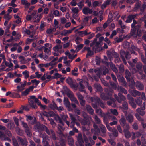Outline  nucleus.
Segmentation results:
<instances>
[{
	"instance_id": "obj_1",
	"label": "nucleus",
	"mask_w": 146,
	"mask_h": 146,
	"mask_svg": "<svg viewBox=\"0 0 146 146\" xmlns=\"http://www.w3.org/2000/svg\"><path fill=\"white\" fill-rule=\"evenodd\" d=\"M29 104L30 106L34 109H36L37 106L35 103L37 104V105L40 106V107L45 109L46 108V106L43 105L41 104V102L39 101L37 98H36L34 96H30L29 98L28 99Z\"/></svg>"
},
{
	"instance_id": "obj_2",
	"label": "nucleus",
	"mask_w": 146,
	"mask_h": 146,
	"mask_svg": "<svg viewBox=\"0 0 146 146\" xmlns=\"http://www.w3.org/2000/svg\"><path fill=\"white\" fill-rule=\"evenodd\" d=\"M88 98L91 102L92 105L94 108H97L98 103L100 105L101 108H105V105L99 98L96 96L90 97Z\"/></svg>"
},
{
	"instance_id": "obj_3",
	"label": "nucleus",
	"mask_w": 146,
	"mask_h": 146,
	"mask_svg": "<svg viewBox=\"0 0 146 146\" xmlns=\"http://www.w3.org/2000/svg\"><path fill=\"white\" fill-rule=\"evenodd\" d=\"M123 45L125 48H128L132 53L135 54V52L134 50L139 51V49L135 46L132 43H130L127 42H124Z\"/></svg>"
},
{
	"instance_id": "obj_4",
	"label": "nucleus",
	"mask_w": 146,
	"mask_h": 146,
	"mask_svg": "<svg viewBox=\"0 0 146 146\" xmlns=\"http://www.w3.org/2000/svg\"><path fill=\"white\" fill-rule=\"evenodd\" d=\"M121 57L122 59L123 62L125 64H127V62L125 60V58L127 59L128 60L131 57V55L128 52H125L123 50H121L120 51Z\"/></svg>"
},
{
	"instance_id": "obj_5",
	"label": "nucleus",
	"mask_w": 146,
	"mask_h": 146,
	"mask_svg": "<svg viewBox=\"0 0 146 146\" xmlns=\"http://www.w3.org/2000/svg\"><path fill=\"white\" fill-rule=\"evenodd\" d=\"M60 117L58 115H57V118L59 122L62 124V125H64V123L63 122L62 119L64 121H66L67 119L68 118V117L67 115L64 114L63 113H61L60 114Z\"/></svg>"
},
{
	"instance_id": "obj_6",
	"label": "nucleus",
	"mask_w": 146,
	"mask_h": 146,
	"mask_svg": "<svg viewBox=\"0 0 146 146\" xmlns=\"http://www.w3.org/2000/svg\"><path fill=\"white\" fill-rule=\"evenodd\" d=\"M127 99L129 100V103L131 106L133 108H135L136 107V105L134 102V99L131 95L128 94L127 95Z\"/></svg>"
},
{
	"instance_id": "obj_7",
	"label": "nucleus",
	"mask_w": 146,
	"mask_h": 146,
	"mask_svg": "<svg viewBox=\"0 0 146 146\" xmlns=\"http://www.w3.org/2000/svg\"><path fill=\"white\" fill-rule=\"evenodd\" d=\"M126 120L130 123H131L133 121L134 117L131 113L127 114V112H124Z\"/></svg>"
},
{
	"instance_id": "obj_8",
	"label": "nucleus",
	"mask_w": 146,
	"mask_h": 146,
	"mask_svg": "<svg viewBox=\"0 0 146 146\" xmlns=\"http://www.w3.org/2000/svg\"><path fill=\"white\" fill-rule=\"evenodd\" d=\"M17 139L19 143L22 145H27V141L25 138L22 139L19 137H17Z\"/></svg>"
},
{
	"instance_id": "obj_9",
	"label": "nucleus",
	"mask_w": 146,
	"mask_h": 146,
	"mask_svg": "<svg viewBox=\"0 0 146 146\" xmlns=\"http://www.w3.org/2000/svg\"><path fill=\"white\" fill-rule=\"evenodd\" d=\"M64 104L68 108V110L69 111L71 110L72 109L70 107V102L68 98L66 97L64 98Z\"/></svg>"
},
{
	"instance_id": "obj_10",
	"label": "nucleus",
	"mask_w": 146,
	"mask_h": 146,
	"mask_svg": "<svg viewBox=\"0 0 146 146\" xmlns=\"http://www.w3.org/2000/svg\"><path fill=\"white\" fill-rule=\"evenodd\" d=\"M77 137V141L79 143L80 146H82L83 144L84 143V141L83 139L82 134L81 133H79L78 135L76 136Z\"/></svg>"
},
{
	"instance_id": "obj_11",
	"label": "nucleus",
	"mask_w": 146,
	"mask_h": 146,
	"mask_svg": "<svg viewBox=\"0 0 146 146\" xmlns=\"http://www.w3.org/2000/svg\"><path fill=\"white\" fill-rule=\"evenodd\" d=\"M77 80L79 82V84L80 86L79 88V90L80 91L85 92L84 90L85 87L82 84L83 82H84L83 80L82 79H78Z\"/></svg>"
},
{
	"instance_id": "obj_12",
	"label": "nucleus",
	"mask_w": 146,
	"mask_h": 146,
	"mask_svg": "<svg viewBox=\"0 0 146 146\" xmlns=\"http://www.w3.org/2000/svg\"><path fill=\"white\" fill-rule=\"evenodd\" d=\"M99 127L101 131V133L100 132V133H101L102 136H106L105 133L106 131V129L105 127L102 124H101L99 126Z\"/></svg>"
},
{
	"instance_id": "obj_13",
	"label": "nucleus",
	"mask_w": 146,
	"mask_h": 146,
	"mask_svg": "<svg viewBox=\"0 0 146 146\" xmlns=\"http://www.w3.org/2000/svg\"><path fill=\"white\" fill-rule=\"evenodd\" d=\"M129 92L134 97H136L137 96H139L141 94L140 92L135 90L129 89Z\"/></svg>"
},
{
	"instance_id": "obj_14",
	"label": "nucleus",
	"mask_w": 146,
	"mask_h": 146,
	"mask_svg": "<svg viewBox=\"0 0 146 146\" xmlns=\"http://www.w3.org/2000/svg\"><path fill=\"white\" fill-rule=\"evenodd\" d=\"M20 86H17V91L18 92H21L24 89V87L25 86L27 82L26 81H24V83H23L22 82H21Z\"/></svg>"
},
{
	"instance_id": "obj_15",
	"label": "nucleus",
	"mask_w": 146,
	"mask_h": 146,
	"mask_svg": "<svg viewBox=\"0 0 146 146\" xmlns=\"http://www.w3.org/2000/svg\"><path fill=\"white\" fill-rule=\"evenodd\" d=\"M5 136L3 131H0V138L2 140L11 141L10 139L8 137H5Z\"/></svg>"
},
{
	"instance_id": "obj_16",
	"label": "nucleus",
	"mask_w": 146,
	"mask_h": 146,
	"mask_svg": "<svg viewBox=\"0 0 146 146\" xmlns=\"http://www.w3.org/2000/svg\"><path fill=\"white\" fill-rule=\"evenodd\" d=\"M85 108L89 114L91 115H93L94 114V110L92 109L91 106L89 105L86 104L85 106Z\"/></svg>"
},
{
	"instance_id": "obj_17",
	"label": "nucleus",
	"mask_w": 146,
	"mask_h": 146,
	"mask_svg": "<svg viewBox=\"0 0 146 146\" xmlns=\"http://www.w3.org/2000/svg\"><path fill=\"white\" fill-rule=\"evenodd\" d=\"M82 12L84 14L86 15L88 14H91L93 12L92 9H90L88 7H84L82 10Z\"/></svg>"
},
{
	"instance_id": "obj_18",
	"label": "nucleus",
	"mask_w": 146,
	"mask_h": 146,
	"mask_svg": "<svg viewBox=\"0 0 146 146\" xmlns=\"http://www.w3.org/2000/svg\"><path fill=\"white\" fill-rule=\"evenodd\" d=\"M69 116L70 119L72 120V121L71 122L72 125L70 126V127L72 128L74 125L75 122L76 120V117L77 116L73 115L72 114H69Z\"/></svg>"
},
{
	"instance_id": "obj_19",
	"label": "nucleus",
	"mask_w": 146,
	"mask_h": 146,
	"mask_svg": "<svg viewBox=\"0 0 146 146\" xmlns=\"http://www.w3.org/2000/svg\"><path fill=\"white\" fill-rule=\"evenodd\" d=\"M137 16L136 14H131L129 15L127 17L128 19L125 21L126 23H131L132 19L135 18Z\"/></svg>"
},
{
	"instance_id": "obj_20",
	"label": "nucleus",
	"mask_w": 146,
	"mask_h": 146,
	"mask_svg": "<svg viewBox=\"0 0 146 146\" xmlns=\"http://www.w3.org/2000/svg\"><path fill=\"white\" fill-rule=\"evenodd\" d=\"M119 123L120 125L122 127L125 126L127 124L126 120L123 115H121V118L119 120Z\"/></svg>"
},
{
	"instance_id": "obj_21",
	"label": "nucleus",
	"mask_w": 146,
	"mask_h": 146,
	"mask_svg": "<svg viewBox=\"0 0 146 146\" xmlns=\"http://www.w3.org/2000/svg\"><path fill=\"white\" fill-rule=\"evenodd\" d=\"M105 91L107 94L110 97L112 95V94L114 93L113 90L111 88H106L105 89Z\"/></svg>"
},
{
	"instance_id": "obj_22",
	"label": "nucleus",
	"mask_w": 146,
	"mask_h": 146,
	"mask_svg": "<svg viewBox=\"0 0 146 146\" xmlns=\"http://www.w3.org/2000/svg\"><path fill=\"white\" fill-rule=\"evenodd\" d=\"M117 77L119 81L120 82L122 83L124 86L127 85V83L124 80V78L121 76H117Z\"/></svg>"
},
{
	"instance_id": "obj_23",
	"label": "nucleus",
	"mask_w": 146,
	"mask_h": 146,
	"mask_svg": "<svg viewBox=\"0 0 146 146\" xmlns=\"http://www.w3.org/2000/svg\"><path fill=\"white\" fill-rule=\"evenodd\" d=\"M118 95L119 96V98L117 99V101L121 103L122 101H125L126 100L125 97L121 93H119L118 94Z\"/></svg>"
},
{
	"instance_id": "obj_24",
	"label": "nucleus",
	"mask_w": 146,
	"mask_h": 146,
	"mask_svg": "<svg viewBox=\"0 0 146 146\" xmlns=\"http://www.w3.org/2000/svg\"><path fill=\"white\" fill-rule=\"evenodd\" d=\"M136 86L139 90H142L144 89V85L141 83L137 82L136 83Z\"/></svg>"
},
{
	"instance_id": "obj_25",
	"label": "nucleus",
	"mask_w": 146,
	"mask_h": 146,
	"mask_svg": "<svg viewBox=\"0 0 146 146\" xmlns=\"http://www.w3.org/2000/svg\"><path fill=\"white\" fill-rule=\"evenodd\" d=\"M107 104L110 106H111L112 107H115L116 106V104L115 102V100L113 98L111 100L107 102Z\"/></svg>"
},
{
	"instance_id": "obj_26",
	"label": "nucleus",
	"mask_w": 146,
	"mask_h": 146,
	"mask_svg": "<svg viewBox=\"0 0 146 146\" xmlns=\"http://www.w3.org/2000/svg\"><path fill=\"white\" fill-rule=\"evenodd\" d=\"M141 4V2H136L134 7L133 9V11H137L140 7Z\"/></svg>"
},
{
	"instance_id": "obj_27",
	"label": "nucleus",
	"mask_w": 146,
	"mask_h": 146,
	"mask_svg": "<svg viewBox=\"0 0 146 146\" xmlns=\"http://www.w3.org/2000/svg\"><path fill=\"white\" fill-rule=\"evenodd\" d=\"M94 88L96 90V91L98 92H101L102 91V88L100 84L97 83H95L94 84Z\"/></svg>"
},
{
	"instance_id": "obj_28",
	"label": "nucleus",
	"mask_w": 146,
	"mask_h": 146,
	"mask_svg": "<svg viewBox=\"0 0 146 146\" xmlns=\"http://www.w3.org/2000/svg\"><path fill=\"white\" fill-rule=\"evenodd\" d=\"M125 77L127 80L130 81V77L131 76V74L127 70H126L125 71Z\"/></svg>"
},
{
	"instance_id": "obj_29",
	"label": "nucleus",
	"mask_w": 146,
	"mask_h": 146,
	"mask_svg": "<svg viewBox=\"0 0 146 146\" xmlns=\"http://www.w3.org/2000/svg\"><path fill=\"white\" fill-rule=\"evenodd\" d=\"M101 98L104 100H107L110 98V96L108 95L106 96L104 93H101L100 94Z\"/></svg>"
},
{
	"instance_id": "obj_30",
	"label": "nucleus",
	"mask_w": 146,
	"mask_h": 146,
	"mask_svg": "<svg viewBox=\"0 0 146 146\" xmlns=\"http://www.w3.org/2000/svg\"><path fill=\"white\" fill-rule=\"evenodd\" d=\"M142 65L141 62H139L136 65V68L138 70V71L139 72H142Z\"/></svg>"
},
{
	"instance_id": "obj_31",
	"label": "nucleus",
	"mask_w": 146,
	"mask_h": 146,
	"mask_svg": "<svg viewBox=\"0 0 146 146\" xmlns=\"http://www.w3.org/2000/svg\"><path fill=\"white\" fill-rule=\"evenodd\" d=\"M117 89L119 92L123 93L125 94H126L127 93V90L122 86H120L118 87Z\"/></svg>"
},
{
	"instance_id": "obj_32",
	"label": "nucleus",
	"mask_w": 146,
	"mask_h": 146,
	"mask_svg": "<svg viewBox=\"0 0 146 146\" xmlns=\"http://www.w3.org/2000/svg\"><path fill=\"white\" fill-rule=\"evenodd\" d=\"M68 137V141L69 145H72L74 143V141L73 138L70 136H68L67 137Z\"/></svg>"
},
{
	"instance_id": "obj_33",
	"label": "nucleus",
	"mask_w": 146,
	"mask_h": 146,
	"mask_svg": "<svg viewBox=\"0 0 146 146\" xmlns=\"http://www.w3.org/2000/svg\"><path fill=\"white\" fill-rule=\"evenodd\" d=\"M93 117L94 118L95 121L97 124H99L101 123V120L97 115H94L93 116Z\"/></svg>"
},
{
	"instance_id": "obj_34",
	"label": "nucleus",
	"mask_w": 146,
	"mask_h": 146,
	"mask_svg": "<svg viewBox=\"0 0 146 146\" xmlns=\"http://www.w3.org/2000/svg\"><path fill=\"white\" fill-rule=\"evenodd\" d=\"M25 131L28 137H30L32 135L31 131L29 128L25 129Z\"/></svg>"
},
{
	"instance_id": "obj_35",
	"label": "nucleus",
	"mask_w": 146,
	"mask_h": 146,
	"mask_svg": "<svg viewBox=\"0 0 146 146\" xmlns=\"http://www.w3.org/2000/svg\"><path fill=\"white\" fill-rule=\"evenodd\" d=\"M62 48V45L60 44H58L56 45L53 47V50L55 51H59L60 49H61Z\"/></svg>"
},
{
	"instance_id": "obj_36",
	"label": "nucleus",
	"mask_w": 146,
	"mask_h": 146,
	"mask_svg": "<svg viewBox=\"0 0 146 146\" xmlns=\"http://www.w3.org/2000/svg\"><path fill=\"white\" fill-rule=\"evenodd\" d=\"M72 32V30H64L63 31L61 35H62L67 36L69 34L71 33Z\"/></svg>"
},
{
	"instance_id": "obj_37",
	"label": "nucleus",
	"mask_w": 146,
	"mask_h": 146,
	"mask_svg": "<svg viewBox=\"0 0 146 146\" xmlns=\"http://www.w3.org/2000/svg\"><path fill=\"white\" fill-rule=\"evenodd\" d=\"M66 82L70 85L71 86H72L73 85V80L71 78H68L66 80Z\"/></svg>"
},
{
	"instance_id": "obj_38",
	"label": "nucleus",
	"mask_w": 146,
	"mask_h": 146,
	"mask_svg": "<svg viewBox=\"0 0 146 146\" xmlns=\"http://www.w3.org/2000/svg\"><path fill=\"white\" fill-rule=\"evenodd\" d=\"M50 137L54 140H56L57 139V137L56 136L54 132L52 130H50Z\"/></svg>"
},
{
	"instance_id": "obj_39",
	"label": "nucleus",
	"mask_w": 146,
	"mask_h": 146,
	"mask_svg": "<svg viewBox=\"0 0 146 146\" xmlns=\"http://www.w3.org/2000/svg\"><path fill=\"white\" fill-rule=\"evenodd\" d=\"M144 110H142L141 108H139L136 110V111L141 116H143L145 114Z\"/></svg>"
},
{
	"instance_id": "obj_40",
	"label": "nucleus",
	"mask_w": 146,
	"mask_h": 146,
	"mask_svg": "<svg viewBox=\"0 0 146 146\" xmlns=\"http://www.w3.org/2000/svg\"><path fill=\"white\" fill-rule=\"evenodd\" d=\"M87 31L88 30H86L84 31H79L78 32V33L79 34L80 36L83 37L85 35H87Z\"/></svg>"
},
{
	"instance_id": "obj_41",
	"label": "nucleus",
	"mask_w": 146,
	"mask_h": 146,
	"mask_svg": "<svg viewBox=\"0 0 146 146\" xmlns=\"http://www.w3.org/2000/svg\"><path fill=\"white\" fill-rule=\"evenodd\" d=\"M123 132L124 133L125 137L126 138L128 139L130 137L131 135L129 130L123 131Z\"/></svg>"
},
{
	"instance_id": "obj_42",
	"label": "nucleus",
	"mask_w": 146,
	"mask_h": 146,
	"mask_svg": "<svg viewBox=\"0 0 146 146\" xmlns=\"http://www.w3.org/2000/svg\"><path fill=\"white\" fill-rule=\"evenodd\" d=\"M96 112L98 114V115H100L101 116H103L104 115L103 111L100 108L97 109V108H96Z\"/></svg>"
},
{
	"instance_id": "obj_43",
	"label": "nucleus",
	"mask_w": 146,
	"mask_h": 146,
	"mask_svg": "<svg viewBox=\"0 0 146 146\" xmlns=\"http://www.w3.org/2000/svg\"><path fill=\"white\" fill-rule=\"evenodd\" d=\"M93 127L95 129V134L97 135L98 133H100V131L99 129L98 128V126L96 125L94 122Z\"/></svg>"
},
{
	"instance_id": "obj_44",
	"label": "nucleus",
	"mask_w": 146,
	"mask_h": 146,
	"mask_svg": "<svg viewBox=\"0 0 146 146\" xmlns=\"http://www.w3.org/2000/svg\"><path fill=\"white\" fill-rule=\"evenodd\" d=\"M57 133L61 135L62 137H66L68 136V134L66 133L65 135H64L60 129L58 128Z\"/></svg>"
},
{
	"instance_id": "obj_45",
	"label": "nucleus",
	"mask_w": 146,
	"mask_h": 146,
	"mask_svg": "<svg viewBox=\"0 0 146 146\" xmlns=\"http://www.w3.org/2000/svg\"><path fill=\"white\" fill-rule=\"evenodd\" d=\"M78 68H74V69L71 71L72 74L74 76H77L78 74V73L77 72H78Z\"/></svg>"
},
{
	"instance_id": "obj_46",
	"label": "nucleus",
	"mask_w": 146,
	"mask_h": 146,
	"mask_svg": "<svg viewBox=\"0 0 146 146\" xmlns=\"http://www.w3.org/2000/svg\"><path fill=\"white\" fill-rule=\"evenodd\" d=\"M146 8V0H144L143 2V4L141 10L142 11H144Z\"/></svg>"
},
{
	"instance_id": "obj_47",
	"label": "nucleus",
	"mask_w": 146,
	"mask_h": 146,
	"mask_svg": "<svg viewBox=\"0 0 146 146\" xmlns=\"http://www.w3.org/2000/svg\"><path fill=\"white\" fill-rule=\"evenodd\" d=\"M36 10L33 11L32 12L31 15L32 16V18L33 19H35L37 18Z\"/></svg>"
},
{
	"instance_id": "obj_48",
	"label": "nucleus",
	"mask_w": 146,
	"mask_h": 146,
	"mask_svg": "<svg viewBox=\"0 0 146 146\" xmlns=\"http://www.w3.org/2000/svg\"><path fill=\"white\" fill-rule=\"evenodd\" d=\"M123 128V131L129 130L130 129V126L129 123H127L125 126H122Z\"/></svg>"
},
{
	"instance_id": "obj_49",
	"label": "nucleus",
	"mask_w": 146,
	"mask_h": 146,
	"mask_svg": "<svg viewBox=\"0 0 146 146\" xmlns=\"http://www.w3.org/2000/svg\"><path fill=\"white\" fill-rule=\"evenodd\" d=\"M99 43L96 41L95 43V46L93 47V50L95 51H97L99 48Z\"/></svg>"
},
{
	"instance_id": "obj_50",
	"label": "nucleus",
	"mask_w": 146,
	"mask_h": 146,
	"mask_svg": "<svg viewBox=\"0 0 146 146\" xmlns=\"http://www.w3.org/2000/svg\"><path fill=\"white\" fill-rule=\"evenodd\" d=\"M67 90L68 92L66 94L67 95L69 98H71L74 96V95L73 93L70 90L68 89L67 88Z\"/></svg>"
},
{
	"instance_id": "obj_51",
	"label": "nucleus",
	"mask_w": 146,
	"mask_h": 146,
	"mask_svg": "<svg viewBox=\"0 0 146 146\" xmlns=\"http://www.w3.org/2000/svg\"><path fill=\"white\" fill-rule=\"evenodd\" d=\"M110 111H108L106 114L104 115V120H107V117H110V118L112 116V115H111L110 113Z\"/></svg>"
},
{
	"instance_id": "obj_52",
	"label": "nucleus",
	"mask_w": 146,
	"mask_h": 146,
	"mask_svg": "<svg viewBox=\"0 0 146 146\" xmlns=\"http://www.w3.org/2000/svg\"><path fill=\"white\" fill-rule=\"evenodd\" d=\"M42 48H44V52L45 53L49 54L51 53L50 48H48L44 46H42Z\"/></svg>"
},
{
	"instance_id": "obj_53",
	"label": "nucleus",
	"mask_w": 146,
	"mask_h": 146,
	"mask_svg": "<svg viewBox=\"0 0 146 146\" xmlns=\"http://www.w3.org/2000/svg\"><path fill=\"white\" fill-rule=\"evenodd\" d=\"M5 135H7L9 137H11L12 136V134L11 132L7 129H6L5 131H3Z\"/></svg>"
},
{
	"instance_id": "obj_54",
	"label": "nucleus",
	"mask_w": 146,
	"mask_h": 146,
	"mask_svg": "<svg viewBox=\"0 0 146 146\" xmlns=\"http://www.w3.org/2000/svg\"><path fill=\"white\" fill-rule=\"evenodd\" d=\"M42 17V14L37 15V17L38 18L36 20L34 21V22L36 23H38L40 19Z\"/></svg>"
},
{
	"instance_id": "obj_55",
	"label": "nucleus",
	"mask_w": 146,
	"mask_h": 146,
	"mask_svg": "<svg viewBox=\"0 0 146 146\" xmlns=\"http://www.w3.org/2000/svg\"><path fill=\"white\" fill-rule=\"evenodd\" d=\"M22 74L24 76L25 79L29 77V72L27 70H25L22 72Z\"/></svg>"
},
{
	"instance_id": "obj_56",
	"label": "nucleus",
	"mask_w": 146,
	"mask_h": 146,
	"mask_svg": "<svg viewBox=\"0 0 146 146\" xmlns=\"http://www.w3.org/2000/svg\"><path fill=\"white\" fill-rule=\"evenodd\" d=\"M109 111L113 114L117 116L118 115V112L117 110L116 109H111Z\"/></svg>"
},
{
	"instance_id": "obj_57",
	"label": "nucleus",
	"mask_w": 146,
	"mask_h": 146,
	"mask_svg": "<svg viewBox=\"0 0 146 146\" xmlns=\"http://www.w3.org/2000/svg\"><path fill=\"white\" fill-rule=\"evenodd\" d=\"M19 59L20 60V62L22 64H24L25 63L26 60L24 57L22 56H20L19 57Z\"/></svg>"
},
{
	"instance_id": "obj_58",
	"label": "nucleus",
	"mask_w": 146,
	"mask_h": 146,
	"mask_svg": "<svg viewBox=\"0 0 146 146\" xmlns=\"http://www.w3.org/2000/svg\"><path fill=\"white\" fill-rule=\"evenodd\" d=\"M123 108L125 110H127L128 108V103L126 101H124L123 102L122 104Z\"/></svg>"
},
{
	"instance_id": "obj_59",
	"label": "nucleus",
	"mask_w": 146,
	"mask_h": 146,
	"mask_svg": "<svg viewBox=\"0 0 146 146\" xmlns=\"http://www.w3.org/2000/svg\"><path fill=\"white\" fill-rule=\"evenodd\" d=\"M72 101L74 102L77 105L79 104V103L76 98L74 97V96L70 98Z\"/></svg>"
},
{
	"instance_id": "obj_60",
	"label": "nucleus",
	"mask_w": 146,
	"mask_h": 146,
	"mask_svg": "<svg viewBox=\"0 0 146 146\" xmlns=\"http://www.w3.org/2000/svg\"><path fill=\"white\" fill-rule=\"evenodd\" d=\"M137 104L139 106H140L142 103V100L140 98H137L135 100Z\"/></svg>"
},
{
	"instance_id": "obj_61",
	"label": "nucleus",
	"mask_w": 146,
	"mask_h": 146,
	"mask_svg": "<svg viewBox=\"0 0 146 146\" xmlns=\"http://www.w3.org/2000/svg\"><path fill=\"white\" fill-rule=\"evenodd\" d=\"M136 30L135 29H131V34L132 36L134 38H137V36L135 34Z\"/></svg>"
},
{
	"instance_id": "obj_62",
	"label": "nucleus",
	"mask_w": 146,
	"mask_h": 146,
	"mask_svg": "<svg viewBox=\"0 0 146 146\" xmlns=\"http://www.w3.org/2000/svg\"><path fill=\"white\" fill-rule=\"evenodd\" d=\"M21 2L22 4L27 6L29 7L30 5V4L26 0H21Z\"/></svg>"
},
{
	"instance_id": "obj_63",
	"label": "nucleus",
	"mask_w": 146,
	"mask_h": 146,
	"mask_svg": "<svg viewBox=\"0 0 146 146\" xmlns=\"http://www.w3.org/2000/svg\"><path fill=\"white\" fill-rule=\"evenodd\" d=\"M110 66L111 68L114 72L115 73H117V72L118 70L114 65L112 64H111L110 65Z\"/></svg>"
},
{
	"instance_id": "obj_64",
	"label": "nucleus",
	"mask_w": 146,
	"mask_h": 146,
	"mask_svg": "<svg viewBox=\"0 0 146 146\" xmlns=\"http://www.w3.org/2000/svg\"><path fill=\"white\" fill-rule=\"evenodd\" d=\"M49 106L52 109H56L57 108V106L56 103L54 102H53V104H50V105Z\"/></svg>"
}]
</instances>
